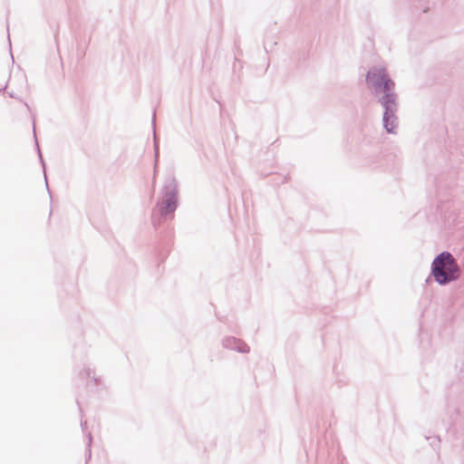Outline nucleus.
Here are the masks:
<instances>
[{
	"mask_svg": "<svg viewBox=\"0 0 464 464\" xmlns=\"http://www.w3.org/2000/svg\"><path fill=\"white\" fill-rule=\"evenodd\" d=\"M179 185L173 174L165 177L155 208L151 213V223L155 228L160 226L162 219L173 218L179 206Z\"/></svg>",
	"mask_w": 464,
	"mask_h": 464,
	"instance_id": "2",
	"label": "nucleus"
},
{
	"mask_svg": "<svg viewBox=\"0 0 464 464\" xmlns=\"http://www.w3.org/2000/svg\"><path fill=\"white\" fill-rule=\"evenodd\" d=\"M34 139H35V145H36V148H37L38 156H39V159L41 160L42 166H43L44 170L45 169V163H44V160L43 159V156H42L39 145H38V141H37V139H36V134H35V129L34 128Z\"/></svg>",
	"mask_w": 464,
	"mask_h": 464,
	"instance_id": "9",
	"label": "nucleus"
},
{
	"mask_svg": "<svg viewBox=\"0 0 464 464\" xmlns=\"http://www.w3.org/2000/svg\"><path fill=\"white\" fill-rule=\"evenodd\" d=\"M366 84L377 102L383 108L382 126L388 133H394L398 127L399 98L395 82L383 66H372L366 73Z\"/></svg>",
	"mask_w": 464,
	"mask_h": 464,
	"instance_id": "1",
	"label": "nucleus"
},
{
	"mask_svg": "<svg viewBox=\"0 0 464 464\" xmlns=\"http://www.w3.org/2000/svg\"><path fill=\"white\" fill-rule=\"evenodd\" d=\"M18 79L21 82V85H20V92H23V91H27L28 89V84H27V80H26V76L24 74H20L18 76Z\"/></svg>",
	"mask_w": 464,
	"mask_h": 464,
	"instance_id": "7",
	"label": "nucleus"
},
{
	"mask_svg": "<svg viewBox=\"0 0 464 464\" xmlns=\"http://www.w3.org/2000/svg\"><path fill=\"white\" fill-rule=\"evenodd\" d=\"M436 441H440L439 438H433L432 441L430 442L431 445H433Z\"/></svg>",
	"mask_w": 464,
	"mask_h": 464,
	"instance_id": "12",
	"label": "nucleus"
},
{
	"mask_svg": "<svg viewBox=\"0 0 464 464\" xmlns=\"http://www.w3.org/2000/svg\"><path fill=\"white\" fill-rule=\"evenodd\" d=\"M6 88H7V84H5V85L4 86V88H0V92H3V91H4V90H5Z\"/></svg>",
	"mask_w": 464,
	"mask_h": 464,
	"instance_id": "14",
	"label": "nucleus"
},
{
	"mask_svg": "<svg viewBox=\"0 0 464 464\" xmlns=\"http://www.w3.org/2000/svg\"><path fill=\"white\" fill-rule=\"evenodd\" d=\"M80 375L87 380H92L95 385L101 383V378L95 376L94 371L89 365L83 366V370L80 372Z\"/></svg>",
	"mask_w": 464,
	"mask_h": 464,
	"instance_id": "5",
	"label": "nucleus"
},
{
	"mask_svg": "<svg viewBox=\"0 0 464 464\" xmlns=\"http://www.w3.org/2000/svg\"><path fill=\"white\" fill-rule=\"evenodd\" d=\"M92 434L89 433L88 434V442H87V448H88V451H89V458L91 457V444H92Z\"/></svg>",
	"mask_w": 464,
	"mask_h": 464,
	"instance_id": "10",
	"label": "nucleus"
},
{
	"mask_svg": "<svg viewBox=\"0 0 464 464\" xmlns=\"http://www.w3.org/2000/svg\"><path fill=\"white\" fill-rule=\"evenodd\" d=\"M460 275V267L449 251H442L437 255L431 263L430 276L440 285H447L457 281Z\"/></svg>",
	"mask_w": 464,
	"mask_h": 464,
	"instance_id": "3",
	"label": "nucleus"
},
{
	"mask_svg": "<svg viewBox=\"0 0 464 464\" xmlns=\"http://www.w3.org/2000/svg\"><path fill=\"white\" fill-rule=\"evenodd\" d=\"M7 94L9 97L22 102L24 103V105L25 106V108L28 111H30V106L28 105V103L26 102L23 101V99L20 96H18L14 91L8 92Z\"/></svg>",
	"mask_w": 464,
	"mask_h": 464,
	"instance_id": "8",
	"label": "nucleus"
},
{
	"mask_svg": "<svg viewBox=\"0 0 464 464\" xmlns=\"http://www.w3.org/2000/svg\"><path fill=\"white\" fill-rule=\"evenodd\" d=\"M85 425H86V421L84 423L83 422L81 423V426L82 429L84 428Z\"/></svg>",
	"mask_w": 464,
	"mask_h": 464,
	"instance_id": "15",
	"label": "nucleus"
},
{
	"mask_svg": "<svg viewBox=\"0 0 464 464\" xmlns=\"http://www.w3.org/2000/svg\"><path fill=\"white\" fill-rule=\"evenodd\" d=\"M152 128H153V140H154V157H155V164H157L159 156H160V146L159 140L156 133V113L153 112L152 115Z\"/></svg>",
	"mask_w": 464,
	"mask_h": 464,
	"instance_id": "6",
	"label": "nucleus"
},
{
	"mask_svg": "<svg viewBox=\"0 0 464 464\" xmlns=\"http://www.w3.org/2000/svg\"><path fill=\"white\" fill-rule=\"evenodd\" d=\"M286 181H287V176H285V177L283 178V179H282V183H285V182H286Z\"/></svg>",
	"mask_w": 464,
	"mask_h": 464,
	"instance_id": "13",
	"label": "nucleus"
},
{
	"mask_svg": "<svg viewBox=\"0 0 464 464\" xmlns=\"http://www.w3.org/2000/svg\"><path fill=\"white\" fill-rule=\"evenodd\" d=\"M44 179H45V183H46V188H47V191L48 193L51 195V191L49 189V186H48V183H47V178H46V175L44 174Z\"/></svg>",
	"mask_w": 464,
	"mask_h": 464,
	"instance_id": "11",
	"label": "nucleus"
},
{
	"mask_svg": "<svg viewBox=\"0 0 464 464\" xmlns=\"http://www.w3.org/2000/svg\"><path fill=\"white\" fill-rule=\"evenodd\" d=\"M221 344L225 349L236 351L240 353H248L250 352L248 344L242 339L235 336L224 337L221 341Z\"/></svg>",
	"mask_w": 464,
	"mask_h": 464,
	"instance_id": "4",
	"label": "nucleus"
}]
</instances>
